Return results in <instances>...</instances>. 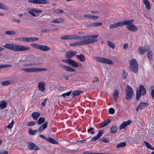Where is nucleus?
Listing matches in <instances>:
<instances>
[{"instance_id":"obj_1","label":"nucleus","mask_w":154,"mask_h":154,"mask_svg":"<svg viewBox=\"0 0 154 154\" xmlns=\"http://www.w3.org/2000/svg\"><path fill=\"white\" fill-rule=\"evenodd\" d=\"M97 35H94L82 36L81 37V41L71 43L69 45L72 46H80L93 43L97 41V39H94L97 38Z\"/></svg>"},{"instance_id":"obj_2","label":"nucleus","mask_w":154,"mask_h":154,"mask_svg":"<svg viewBox=\"0 0 154 154\" xmlns=\"http://www.w3.org/2000/svg\"><path fill=\"white\" fill-rule=\"evenodd\" d=\"M133 20H128L125 21H124V22H126L124 25H126V27L129 30L132 32H136L138 29L135 26L131 23L133 21Z\"/></svg>"},{"instance_id":"obj_3","label":"nucleus","mask_w":154,"mask_h":154,"mask_svg":"<svg viewBox=\"0 0 154 154\" xmlns=\"http://www.w3.org/2000/svg\"><path fill=\"white\" fill-rule=\"evenodd\" d=\"M31 45L34 48L44 51H48L51 50L50 47L46 45H41L38 44L32 43L31 44Z\"/></svg>"},{"instance_id":"obj_4","label":"nucleus","mask_w":154,"mask_h":154,"mask_svg":"<svg viewBox=\"0 0 154 154\" xmlns=\"http://www.w3.org/2000/svg\"><path fill=\"white\" fill-rule=\"evenodd\" d=\"M134 91L132 88L127 85L125 89V97L128 101L131 100L134 95Z\"/></svg>"},{"instance_id":"obj_5","label":"nucleus","mask_w":154,"mask_h":154,"mask_svg":"<svg viewBox=\"0 0 154 154\" xmlns=\"http://www.w3.org/2000/svg\"><path fill=\"white\" fill-rule=\"evenodd\" d=\"M129 66L131 71L135 73L137 72L138 66L137 62L135 59H132L130 61Z\"/></svg>"},{"instance_id":"obj_6","label":"nucleus","mask_w":154,"mask_h":154,"mask_svg":"<svg viewBox=\"0 0 154 154\" xmlns=\"http://www.w3.org/2000/svg\"><path fill=\"white\" fill-rule=\"evenodd\" d=\"M146 90L143 85H140L139 86V90L136 91V100L138 101L140 99L141 95H143L146 94Z\"/></svg>"},{"instance_id":"obj_7","label":"nucleus","mask_w":154,"mask_h":154,"mask_svg":"<svg viewBox=\"0 0 154 154\" xmlns=\"http://www.w3.org/2000/svg\"><path fill=\"white\" fill-rule=\"evenodd\" d=\"M14 50L15 51H21L29 50L30 49V47L26 46L21 45H15L14 46Z\"/></svg>"},{"instance_id":"obj_8","label":"nucleus","mask_w":154,"mask_h":154,"mask_svg":"<svg viewBox=\"0 0 154 154\" xmlns=\"http://www.w3.org/2000/svg\"><path fill=\"white\" fill-rule=\"evenodd\" d=\"M93 59L97 61L100 63L112 64L113 63L112 61L108 59L101 57H94Z\"/></svg>"},{"instance_id":"obj_9","label":"nucleus","mask_w":154,"mask_h":154,"mask_svg":"<svg viewBox=\"0 0 154 154\" xmlns=\"http://www.w3.org/2000/svg\"><path fill=\"white\" fill-rule=\"evenodd\" d=\"M47 69L41 68H28L21 69L22 70L27 72L42 71H45Z\"/></svg>"},{"instance_id":"obj_10","label":"nucleus","mask_w":154,"mask_h":154,"mask_svg":"<svg viewBox=\"0 0 154 154\" xmlns=\"http://www.w3.org/2000/svg\"><path fill=\"white\" fill-rule=\"evenodd\" d=\"M28 147L29 150L37 151L40 149L39 147L36 146V145L33 143L31 142H28Z\"/></svg>"},{"instance_id":"obj_11","label":"nucleus","mask_w":154,"mask_h":154,"mask_svg":"<svg viewBox=\"0 0 154 154\" xmlns=\"http://www.w3.org/2000/svg\"><path fill=\"white\" fill-rule=\"evenodd\" d=\"M29 2L32 3L36 4H48L49 2L46 0H28Z\"/></svg>"},{"instance_id":"obj_12","label":"nucleus","mask_w":154,"mask_h":154,"mask_svg":"<svg viewBox=\"0 0 154 154\" xmlns=\"http://www.w3.org/2000/svg\"><path fill=\"white\" fill-rule=\"evenodd\" d=\"M126 22H124V21H121L114 23L113 24L109 26L110 29H113L115 28H117L121 26L124 25Z\"/></svg>"},{"instance_id":"obj_13","label":"nucleus","mask_w":154,"mask_h":154,"mask_svg":"<svg viewBox=\"0 0 154 154\" xmlns=\"http://www.w3.org/2000/svg\"><path fill=\"white\" fill-rule=\"evenodd\" d=\"M42 12V11L37 9L30 8L29 9L28 13L34 17H36L37 16V14L40 13Z\"/></svg>"},{"instance_id":"obj_14","label":"nucleus","mask_w":154,"mask_h":154,"mask_svg":"<svg viewBox=\"0 0 154 154\" xmlns=\"http://www.w3.org/2000/svg\"><path fill=\"white\" fill-rule=\"evenodd\" d=\"M77 53L76 51H69L66 52L65 56L67 58L70 59L74 56Z\"/></svg>"},{"instance_id":"obj_15","label":"nucleus","mask_w":154,"mask_h":154,"mask_svg":"<svg viewBox=\"0 0 154 154\" xmlns=\"http://www.w3.org/2000/svg\"><path fill=\"white\" fill-rule=\"evenodd\" d=\"M131 122V121L130 120H128L127 122H123L120 125L119 127V129L121 130L124 128L125 127L130 124Z\"/></svg>"},{"instance_id":"obj_16","label":"nucleus","mask_w":154,"mask_h":154,"mask_svg":"<svg viewBox=\"0 0 154 154\" xmlns=\"http://www.w3.org/2000/svg\"><path fill=\"white\" fill-rule=\"evenodd\" d=\"M60 66L63 69L68 71L73 72L75 71V69L69 66H67L64 65H61Z\"/></svg>"},{"instance_id":"obj_17","label":"nucleus","mask_w":154,"mask_h":154,"mask_svg":"<svg viewBox=\"0 0 154 154\" xmlns=\"http://www.w3.org/2000/svg\"><path fill=\"white\" fill-rule=\"evenodd\" d=\"M48 123V122L47 121L45 122L42 125L38 128V131L39 132H40L42 131L44 129L46 128L47 126Z\"/></svg>"},{"instance_id":"obj_18","label":"nucleus","mask_w":154,"mask_h":154,"mask_svg":"<svg viewBox=\"0 0 154 154\" xmlns=\"http://www.w3.org/2000/svg\"><path fill=\"white\" fill-rule=\"evenodd\" d=\"M45 83L44 82H40L38 85V89L42 92H44L45 90Z\"/></svg>"},{"instance_id":"obj_19","label":"nucleus","mask_w":154,"mask_h":154,"mask_svg":"<svg viewBox=\"0 0 154 154\" xmlns=\"http://www.w3.org/2000/svg\"><path fill=\"white\" fill-rule=\"evenodd\" d=\"M111 121L110 119H108L107 121H104L103 122H102L99 125L100 128H102L105 126H106L109 124Z\"/></svg>"},{"instance_id":"obj_20","label":"nucleus","mask_w":154,"mask_h":154,"mask_svg":"<svg viewBox=\"0 0 154 154\" xmlns=\"http://www.w3.org/2000/svg\"><path fill=\"white\" fill-rule=\"evenodd\" d=\"M119 92L118 90L116 89L114 90L113 92V97H114V102L115 103H116L117 101V100L119 98Z\"/></svg>"},{"instance_id":"obj_21","label":"nucleus","mask_w":154,"mask_h":154,"mask_svg":"<svg viewBox=\"0 0 154 154\" xmlns=\"http://www.w3.org/2000/svg\"><path fill=\"white\" fill-rule=\"evenodd\" d=\"M14 44L7 43L5 45H4L3 46L5 48H8L14 51Z\"/></svg>"},{"instance_id":"obj_22","label":"nucleus","mask_w":154,"mask_h":154,"mask_svg":"<svg viewBox=\"0 0 154 154\" xmlns=\"http://www.w3.org/2000/svg\"><path fill=\"white\" fill-rule=\"evenodd\" d=\"M34 58V56L33 55H31L29 57L27 58L26 60H25V62L26 63H31L33 62Z\"/></svg>"},{"instance_id":"obj_23","label":"nucleus","mask_w":154,"mask_h":154,"mask_svg":"<svg viewBox=\"0 0 154 154\" xmlns=\"http://www.w3.org/2000/svg\"><path fill=\"white\" fill-rule=\"evenodd\" d=\"M143 2L146 6V8L148 10H150L151 7L148 0H143Z\"/></svg>"},{"instance_id":"obj_24","label":"nucleus","mask_w":154,"mask_h":154,"mask_svg":"<svg viewBox=\"0 0 154 154\" xmlns=\"http://www.w3.org/2000/svg\"><path fill=\"white\" fill-rule=\"evenodd\" d=\"M69 64L71 65V66L74 67H76L78 66L79 65L78 63L70 59Z\"/></svg>"},{"instance_id":"obj_25","label":"nucleus","mask_w":154,"mask_h":154,"mask_svg":"<svg viewBox=\"0 0 154 154\" xmlns=\"http://www.w3.org/2000/svg\"><path fill=\"white\" fill-rule=\"evenodd\" d=\"M40 116V113L38 112H34L31 114V116L35 120H37Z\"/></svg>"},{"instance_id":"obj_26","label":"nucleus","mask_w":154,"mask_h":154,"mask_svg":"<svg viewBox=\"0 0 154 154\" xmlns=\"http://www.w3.org/2000/svg\"><path fill=\"white\" fill-rule=\"evenodd\" d=\"M82 91L81 90L73 91L72 94V97L74 98L75 96H77V95L80 94L82 93Z\"/></svg>"},{"instance_id":"obj_27","label":"nucleus","mask_w":154,"mask_h":154,"mask_svg":"<svg viewBox=\"0 0 154 154\" xmlns=\"http://www.w3.org/2000/svg\"><path fill=\"white\" fill-rule=\"evenodd\" d=\"M76 56L77 59L81 62H84L85 60V56L83 54L76 55Z\"/></svg>"},{"instance_id":"obj_28","label":"nucleus","mask_w":154,"mask_h":154,"mask_svg":"<svg viewBox=\"0 0 154 154\" xmlns=\"http://www.w3.org/2000/svg\"><path fill=\"white\" fill-rule=\"evenodd\" d=\"M118 130V127L115 125L112 126L110 130V132L111 133L115 134H116Z\"/></svg>"},{"instance_id":"obj_29","label":"nucleus","mask_w":154,"mask_h":154,"mask_svg":"<svg viewBox=\"0 0 154 154\" xmlns=\"http://www.w3.org/2000/svg\"><path fill=\"white\" fill-rule=\"evenodd\" d=\"M45 119L43 117H40L36 121L38 125H41L44 122H45Z\"/></svg>"},{"instance_id":"obj_30","label":"nucleus","mask_w":154,"mask_h":154,"mask_svg":"<svg viewBox=\"0 0 154 154\" xmlns=\"http://www.w3.org/2000/svg\"><path fill=\"white\" fill-rule=\"evenodd\" d=\"M148 104L146 103L141 102L138 105V106L140 107V109H143L145 107H146Z\"/></svg>"},{"instance_id":"obj_31","label":"nucleus","mask_w":154,"mask_h":154,"mask_svg":"<svg viewBox=\"0 0 154 154\" xmlns=\"http://www.w3.org/2000/svg\"><path fill=\"white\" fill-rule=\"evenodd\" d=\"M46 140L48 142L54 144H57L58 143V142L55 140L54 139L51 137H48L46 139Z\"/></svg>"},{"instance_id":"obj_32","label":"nucleus","mask_w":154,"mask_h":154,"mask_svg":"<svg viewBox=\"0 0 154 154\" xmlns=\"http://www.w3.org/2000/svg\"><path fill=\"white\" fill-rule=\"evenodd\" d=\"M63 20H64L63 18L60 17L52 20L51 22L55 23H60L63 21Z\"/></svg>"},{"instance_id":"obj_33","label":"nucleus","mask_w":154,"mask_h":154,"mask_svg":"<svg viewBox=\"0 0 154 154\" xmlns=\"http://www.w3.org/2000/svg\"><path fill=\"white\" fill-rule=\"evenodd\" d=\"M38 130H35L32 131L31 128H29L28 130V132L29 134L31 135H34L36 133H37Z\"/></svg>"},{"instance_id":"obj_34","label":"nucleus","mask_w":154,"mask_h":154,"mask_svg":"<svg viewBox=\"0 0 154 154\" xmlns=\"http://www.w3.org/2000/svg\"><path fill=\"white\" fill-rule=\"evenodd\" d=\"M7 106V103L4 101H2L0 102V109H3L6 108Z\"/></svg>"},{"instance_id":"obj_35","label":"nucleus","mask_w":154,"mask_h":154,"mask_svg":"<svg viewBox=\"0 0 154 154\" xmlns=\"http://www.w3.org/2000/svg\"><path fill=\"white\" fill-rule=\"evenodd\" d=\"M81 37L76 35H70V40L78 39L81 38Z\"/></svg>"},{"instance_id":"obj_36","label":"nucleus","mask_w":154,"mask_h":154,"mask_svg":"<svg viewBox=\"0 0 154 154\" xmlns=\"http://www.w3.org/2000/svg\"><path fill=\"white\" fill-rule=\"evenodd\" d=\"M102 23L101 22H97L91 23V26L93 27L98 26L102 25Z\"/></svg>"},{"instance_id":"obj_37","label":"nucleus","mask_w":154,"mask_h":154,"mask_svg":"<svg viewBox=\"0 0 154 154\" xmlns=\"http://www.w3.org/2000/svg\"><path fill=\"white\" fill-rule=\"evenodd\" d=\"M38 38L36 37L27 38V42H33L38 40Z\"/></svg>"},{"instance_id":"obj_38","label":"nucleus","mask_w":154,"mask_h":154,"mask_svg":"<svg viewBox=\"0 0 154 154\" xmlns=\"http://www.w3.org/2000/svg\"><path fill=\"white\" fill-rule=\"evenodd\" d=\"M126 143L125 142L120 143L117 145V148L124 147L125 146Z\"/></svg>"},{"instance_id":"obj_39","label":"nucleus","mask_w":154,"mask_h":154,"mask_svg":"<svg viewBox=\"0 0 154 154\" xmlns=\"http://www.w3.org/2000/svg\"><path fill=\"white\" fill-rule=\"evenodd\" d=\"M153 53L151 51H149L148 52L147 57L148 59L150 60H152V59Z\"/></svg>"},{"instance_id":"obj_40","label":"nucleus","mask_w":154,"mask_h":154,"mask_svg":"<svg viewBox=\"0 0 154 154\" xmlns=\"http://www.w3.org/2000/svg\"><path fill=\"white\" fill-rule=\"evenodd\" d=\"M60 38L64 40H70V35H66L61 36Z\"/></svg>"},{"instance_id":"obj_41","label":"nucleus","mask_w":154,"mask_h":154,"mask_svg":"<svg viewBox=\"0 0 154 154\" xmlns=\"http://www.w3.org/2000/svg\"><path fill=\"white\" fill-rule=\"evenodd\" d=\"M108 45L112 49L115 48V45L113 42H110L109 41H108Z\"/></svg>"},{"instance_id":"obj_42","label":"nucleus","mask_w":154,"mask_h":154,"mask_svg":"<svg viewBox=\"0 0 154 154\" xmlns=\"http://www.w3.org/2000/svg\"><path fill=\"white\" fill-rule=\"evenodd\" d=\"M139 54L141 55H142L146 52L144 49H143L142 47H140L139 48Z\"/></svg>"},{"instance_id":"obj_43","label":"nucleus","mask_w":154,"mask_h":154,"mask_svg":"<svg viewBox=\"0 0 154 154\" xmlns=\"http://www.w3.org/2000/svg\"><path fill=\"white\" fill-rule=\"evenodd\" d=\"M5 34L7 35H13L16 34V32L13 31H7L5 32Z\"/></svg>"},{"instance_id":"obj_44","label":"nucleus","mask_w":154,"mask_h":154,"mask_svg":"<svg viewBox=\"0 0 154 154\" xmlns=\"http://www.w3.org/2000/svg\"><path fill=\"white\" fill-rule=\"evenodd\" d=\"M109 134H107L106 136H104L103 137V141L105 143H108L109 141V140L106 137Z\"/></svg>"},{"instance_id":"obj_45","label":"nucleus","mask_w":154,"mask_h":154,"mask_svg":"<svg viewBox=\"0 0 154 154\" xmlns=\"http://www.w3.org/2000/svg\"><path fill=\"white\" fill-rule=\"evenodd\" d=\"M104 132V130L102 129L101 130H100L98 132V133L97 134V136H98L99 138L103 134V133Z\"/></svg>"},{"instance_id":"obj_46","label":"nucleus","mask_w":154,"mask_h":154,"mask_svg":"<svg viewBox=\"0 0 154 154\" xmlns=\"http://www.w3.org/2000/svg\"><path fill=\"white\" fill-rule=\"evenodd\" d=\"M123 79H126L128 75V73L126 72L125 70H123Z\"/></svg>"},{"instance_id":"obj_47","label":"nucleus","mask_w":154,"mask_h":154,"mask_svg":"<svg viewBox=\"0 0 154 154\" xmlns=\"http://www.w3.org/2000/svg\"><path fill=\"white\" fill-rule=\"evenodd\" d=\"M14 120H12L11 123L7 126V128L9 129H11L13 127V126L14 123Z\"/></svg>"},{"instance_id":"obj_48","label":"nucleus","mask_w":154,"mask_h":154,"mask_svg":"<svg viewBox=\"0 0 154 154\" xmlns=\"http://www.w3.org/2000/svg\"><path fill=\"white\" fill-rule=\"evenodd\" d=\"M71 91H69L66 93L62 94L61 95V96L63 98H65L66 97V96H69L70 95V94L71 93Z\"/></svg>"},{"instance_id":"obj_49","label":"nucleus","mask_w":154,"mask_h":154,"mask_svg":"<svg viewBox=\"0 0 154 154\" xmlns=\"http://www.w3.org/2000/svg\"><path fill=\"white\" fill-rule=\"evenodd\" d=\"M36 124V123L33 121H30L28 122L27 124V125L28 126H33Z\"/></svg>"},{"instance_id":"obj_50","label":"nucleus","mask_w":154,"mask_h":154,"mask_svg":"<svg viewBox=\"0 0 154 154\" xmlns=\"http://www.w3.org/2000/svg\"><path fill=\"white\" fill-rule=\"evenodd\" d=\"M10 82L9 81H6L2 82V86H5L10 85Z\"/></svg>"},{"instance_id":"obj_51","label":"nucleus","mask_w":154,"mask_h":154,"mask_svg":"<svg viewBox=\"0 0 154 154\" xmlns=\"http://www.w3.org/2000/svg\"><path fill=\"white\" fill-rule=\"evenodd\" d=\"M144 143L147 148L151 149L152 147L149 143L145 141H144Z\"/></svg>"},{"instance_id":"obj_52","label":"nucleus","mask_w":154,"mask_h":154,"mask_svg":"<svg viewBox=\"0 0 154 154\" xmlns=\"http://www.w3.org/2000/svg\"><path fill=\"white\" fill-rule=\"evenodd\" d=\"M94 130V129L93 128L91 127L88 130V133H91L92 135L94 134V132L93 131Z\"/></svg>"},{"instance_id":"obj_53","label":"nucleus","mask_w":154,"mask_h":154,"mask_svg":"<svg viewBox=\"0 0 154 154\" xmlns=\"http://www.w3.org/2000/svg\"><path fill=\"white\" fill-rule=\"evenodd\" d=\"M0 8L4 10H7L8 9V8L5 5L0 3Z\"/></svg>"},{"instance_id":"obj_54","label":"nucleus","mask_w":154,"mask_h":154,"mask_svg":"<svg viewBox=\"0 0 154 154\" xmlns=\"http://www.w3.org/2000/svg\"><path fill=\"white\" fill-rule=\"evenodd\" d=\"M115 109L112 108H111L109 109V112L110 114H113L115 113Z\"/></svg>"},{"instance_id":"obj_55","label":"nucleus","mask_w":154,"mask_h":154,"mask_svg":"<svg viewBox=\"0 0 154 154\" xmlns=\"http://www.w3.org/2000/svg\"><path fill=\"white\" fill-rule=\"evenodd\" d=\"M145 50V51H148L150 50V48L148 45H145L144 48Z\"/></svg>"},{"instance_id":"obj_56","label":"nucleus","mask_w":154,"mask_h":154,"mask_svg":"<svg viewBox=\"0 0 154 154\" xmlns=\"http://www.w3.org/2000/svg\"><path fill=\"white\" fill-rule=\"evenodd\" d=\"M19 39L20 41L24 42H27V38H20Z\"/></svg>"},{"instance_id":"obj_57","label":"nucleus","mask_w":154,"mask_h":154,"mask_svg":"<svg viewBox=\"0 0 154 154\" xmlns=\"http://www.w3.org/2000/svg\"><path fill=\"white\" fill-rule=\"evenodd\" d=\"M99 138L98 136H97V135H96V136L92 138L91 140V141H95L97 140Z\"/></svg>"},{"instance_id":"obj_58","label":"nucleus","mask_w":154,"mask_h":154,"mask_svg":"<svg viewBox=\"0 0 154 154\" xmlns=\"http://www.w3.org/2000/svg\"><path fill=\"white\" fill-rule=\"evenodd\" d=\"M55 12L58 14H61L63 13V11L61 9H57L55 10Z\"/></svg>"},{"instance_id":"obj_59","label":"nucleus","mask_w":154,"mask_h":154,"mask_svg":"<svg viewBox=\"0 0 154 154\" xmlns=\"http://www.w3.org/2000/svg\"><path fill=\"white\" fill-rule=\"evenodd\" d=\"M11 20L14 22H16L19 23H20V20L18 19H17L14 18H12L11 19Z\"/></svg>"},{"instance_id":"obj_60","label":"nucleus","mask_w":154,"mask_h":154,"mask_svg":"<svg viewBox=\"0 0 154 154\" xmlns=\"http://www.w3.org/2000/svg\"><path fill=\"white\" fill-rule=\"evenodd\" d=\"M51 30L49 29H43L41 31V32L42 33H45L48 32H50Z\"/></svg>"},{"instance_id":"obj_61","label":"nucleus","mask_w":154,"mask_h":154,"mask_svg":"<svg viewBox=\"0 0 154 154\" xmlns=\"http://www.w3.org/2000/svg\"><path fill=\"white\" fill-rule=\"evenodd\" d=\"M47 100V98L45 99L44 100V101L43 102L41 103V104L44 107H45V106Z\"/></svg>"},{"instance_id":"obj_62","label":"nucleus","mask_w":154,"mask_h":154,"mask_svg":"<svg viewBox=\"0 0 154 154\" xmlns=\"http://www.w3.org/2000/svg\"><path fill=\"white\" fill-rule=\"evenodd\" d=\"M91 17L92 19L94 20L98 19V17L97 16H95L91 15V17Z\"/></svg>"},{"instance_id":"obj_63","label":"nucleus","mask_w":154,"mask_h":154,"mask_svg":"<svg viewBox=\"0 0 154 154\" xmlns=\"http://www.w3.org/2000/svg\"><path fill=\"white\" fill-rule=\"evenodd\" d=\"M8 152L7 151H3V152H1L0 151V154H8Z\"/></svg>"},{"instance_id":"obj_64","label":"nucleus","mask_w":154,"mask_h":154,"mask_svg":"<svg viewBox=\"0 0 154 154\" xmlns=\"http://www.w3.org/2000/svg\"><path fill=\"white\" fill-rule=\"evenodd\" d=\"M151 95L153 99L154 98V89L152 90L151 93Z\"/></svg>"}]
</instances>
